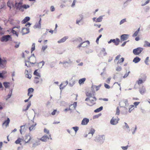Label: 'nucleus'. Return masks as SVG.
I'll list each match as a JSON object with an SVG mask.
<instances>
[{
    "label": "nucleus",
    "instance_id": "20e7f679",
    "mask_svg": "<svg viewBox=\"0 0 150 150\" xmlns=\"http://www.w3.org/2000/svg\"><path fill=\"white\" fill-rule=\"evenodd\" d=\"M15 6L16 7L17 9H18L20 10L23 11V6L22 5V3L19 2L18 3L16 2L15 5Z\"/></svg>",
    "mask_w": 150,
    "mask_h": 150
},
{
    "label": "nucleus",
    "instance_id": "0eeeda50",
    "mask_svg": "<svg viewBox=\"0 0 150 150\" xmlns=\"http://www.w3.org/2000/svg\"><path fill=\"white\" fill-rule=\"evenodd\" d=\"M31 138L30 134H26L25 137V142L26 143H28Z\"/></svg>",
    "mask_w": 150,
    "mask_h": 150
},
{
    "label": "nucleus",
    "instance_id": "6e6d98bb",
    "mask_svg": "<svg viewBox=\"0 0 150 150\" xmlns=\"http://www.w3.org/2000/svg\"><path fill=\"white\" fill-rule=\"evenodd\" d=\"M124 124H125V127H126V128L128 129V132H129L130 131L129 128V126L127 124L126 122H125Z\"/></svg>",
    "mask_w": 150,
    "mask_h": 150
},
{
    "label": "nucleus",
    "instance_id": "5701e85b",
    "mask_svg": "<svg viewBox=\"0 0 150 150\" xmlns=\"http://www.w3.org/2000/svg\"><path fill=\"white\" fill-rule=\"evenodd\" d=\"M6 62V61L5 60H2L1 58L0 57V66L1 67H4V64Z\"/></svg>",
    "mask_w": 150,
    "mask_h": 150
},
{
    "label": "nucleus",
    "instance_id": "2f4dec72",
    "mask_svg": "<svg viewBox=\"0 0 150 150\" xmlns=\"http://www.w3.org/2000/svg\"><path fill=\"white\" fill-rule=\"evenodd\" d=\"M25 125H24L21 126L20 127V131L21 134H22L23 132H25V130H24V129H25Z\"/></svg>",
    "mask_w": 150,
    "mask_h": 150
},
{
    "label": "nucleus",
    "instance_id": "13d9d810",
    "mask_svg": "<svg viewBox=\"0 0 150 150\" xmlns=\"http://www.w3.org/2000/svg\"><path fill=\"white\" fill-rule=\"evenodd\" d=\"M128 147V146L127 145L126 146H121V148L123 150H127Z\"/></svg>",
    "mask_w": 150,
    "mask_h": 150
},
{
    "label": "nucleus",
    "instance_id": "603ef678",
    "mask_svg": "<svg viewBox=\"0 0 150 150\" xmlns=\"http://www.w3.org/2000/svg\"><path fill=\"white\" fill-rule=\"evenodd\" d=\"M126 19L125 18L123 19L120 21V24L121 25L123 24L124 23L126 22Z\"/></svg>",
    "mask_w": 150,
    "mask_h": 150
},
{
    "label": "nucleus",
    "instance_id": "680f3d73",
    "mask_svg": "<svg viewBox=\"0 0 150 150\" xmlns=\"http://www.w3.org/2000/svg\"><path fill=\"white\" fill-rule=\"evenodd\" d=\"M25 66H27V67H28L30 66L29 63V61H27L26 60H25Z\"/></svg>",
    "mask_w": 150,
    "mask_h": 150
},
{
    "label": "nucleus",
    "instance_id": "bf43d9fd",
    "mask_svg": "<svg viewBox=\"0 0 150 150\" xmlns=\"http://www.w3.org/2000/svg\"><path fill=\"white\" fill-rule=\"evenodd\" d=\"M76 40L79 42H81L82 41V39L80 37H78L76 38Z\"/></svg>",
    "mask_w": 150,
    "mask_h": 150
},
{
    "label": "nucleus",
    "instance_id": "7ed1b4c3",
    "mask_svg": "<svg viewBox=\"0 0 150 150\" xmlns=\"http://www.w3.org/2000/svg\"><path fill=\"white\" fill-rule=\"evenodd\" d=\"M11 39V36L9 35H7L3 36L0 39V40L2 42H6Z\"/></svg>",
    "mask_w": 150,
    "mask_h": 150
},
{
    "label": "nucleus",
    "instance_id": "4d7b16f0",
    "mask_svg": "<svg viewBox=\"0 0 150 150\" xmlns=\"http://www.w3.org/2000/svg\"><path fill=\"white\" fill-rule=\"evenodd\" d=\"M55 63L54 62H52L50 63V67L51 68H53L55 65Z\"/></svg>",
    "mask_w": 150,
    "mask_h": 150
},
{
    "label": "nucleus",
    "instance_id": "a18cd8bd",
    "mask_svg": "<svg viewBox=\"0 0 150 150\" xmlns=\"http://www.w3.org/2000/svg\"><path fill=\"white\" fill-rule=\"evenodd\" d=\"M35 43H33L32 45V47L31 49V52L32 53V52L35 50Z\"/></svg>",
    "mask_w": 150,
    "mask_h": 150
},
{
    "label": "nucleus",
    "instance_id": "9b49d317",
    "mask_svg": "<svg viewBox=\"0 0 150 150\" xmlns=\"http://www.w3.org/2000/svg\"><path fill=\"white\" fill-rule=\"evenodd\" d=\"M121 105H122V107L125 106H127L129 105L128 100L127 99L124 100L122 101L121 102Z\"/></svg>",
    "mask_w": 150,
    "mask_h": 150
},
{
    "label": "nucleus",
    "instance_id": "4be33fe9",
    "mask_svg": "<svg viewBox=\"0 0 150 150\" xmlns=\"http://www.w3.org/2000/svg\"><path fill=\"white\" fill-rule=\"evenodd\" d=\"M141 60V59L138 56L136 57L133 59V62L135 63L139 62Z\"/></svg>",
    "mask_w": 150,
    "mask_h": 150
},
{
    "label": "nucleus",
    "instance_id": "f3484780",
    "mask_svg": "<svg viewBox=\"0 0 150 150\" xmlns=\"http://www.w3.org/2000/svg\"><path fill=\"white\" fill-rule=\"evenodd\" d=\"M95 130L93 128H92L90 132H88V134L89 135V138L91 139L93 136V134L95 132Z\"/></svg>",
    "mask_w": 150,
    "mask_h": 150
},
{
    "label": "nucleus",
    "instance_id": "6e6552de",
    "mask_svg": "<svg viewBox=\"0 0 150 150\" xmlns=\"http://www.w3.org/2000/svg\"><path fill=\"white\" fill-rule=\"evenodd\" d=\"M129 35L128 34H123L120 36L121 40L122 41H124L127 40L128 38Z\"/></svg>",
    "mask_w": 150,
    "mask_h": 150
},
{
    "label": "nucleus",
    "instance_id": "ea45409f",
    "mask_svg": "<svg viewBox=\"0 0 150 150\" xmlns=\"http://www.w3.org/2000/svg\"><path fill=\"white\" fill-rule=\"evenodd\" d=\"M137 126H136L135 127V128H134V127H132L131 129V130L132 131V134H135V131L137 130Z\"/></svg>",
    "mask_w": 150,
    "mask_h": 150
},
{
    "label": "nucleus",
    "instance_id": "aec40b11",
    "mask_svg": "<svg viewBox=\"0 0 150 150\" xmlns=\"http://www.w3.org/2000/svg\"><path fill=\"white\" fill-rule=\"evenodd\" d=\"M49 138L47 135H45L43 136L40 139V140H41L42 142H46L48 139H49Z\"/></svg>",
    "mask_w": 150,
    "mask_h": 150
},
{
    "label": "nucleus",
    "instance_id": "58836bf2",
    "mask_svg": "<svg viewBox=\"0 0 150 150\" xmlns=\"http://www.w3.org/2000/svg\"><path fill=\"white\" fill-rule=\"evenodd\" d=\"M9 82H4L3 83L4 86L6 88H7L9 87V86L8 85L9 84Z\"/></svg>",
    "mask_w": 150,
    "mask_h": 150
},
{
    "label": "nucleus",
    "instance_id": "e433bc0d",
    "mask_svg": "<svg viewBox=\"0 0 150 150\" xmlns=\"http://www.w3.org/2000/svg\"><path fill=\"white\" fill-rule=\"evenodd\" d=\"M12 93V89H11L9 91V93L7 96V98H6V100H8V99H9L11 96Z\"/></svg>",
    "mask_w": 150,
    "mask_h": 150
},
{
    "label": "nucleus",
    "instance_id": "49530a36",
    "mask_svg": "<svg viewBox=\"0 0 150 150\" xmlns=\"http://www.w3.org/2000/svg\"><path fill=\"white\" fill-rule=\"evenodd\" d=\"M72 129L74 130L75 133H76L79 130V127L76 126L72 127Z\"/></svg>",
    "mask_w": 150,
    "mask_h": 150
},
{
    "label": "nucleus",
    "instance_id": "0e129e2a",
    "mask_svg": "<svg viewBox=\"0 0 150 150\" xmlns=\"http://www.w3.org/2000/svg\"><path fill=\"white\" fill-rule=\"evenodd\" d=\"M47 45H45V46H43L42 47V50L43 52H44V51L47 49Z\"/></svg>",
    "mask_w": 150,
    "mask_h": 150
},
{
    "label": "nucleus",
    "instance_id": "8fccbe9b",
    "mask_svg": "<svg viewBox=\"0 0 150 150\" xmlns=\"http://www.w3.org/2000/svg\"><path fill=\"white\" fill-rule=\"evenodd\" d=\"M34 90V89L33 88H30L28 89V92L31 93L33 92Z\"/></svg>",
    "mask_w": 150,
    "mask_h": 150
},
{
    "label": "nucleus",
    "instance_id": "338daca9",
    "mask_svg": "<svg viewBox=\"0 0 150 150\" xmlns=\"http://www.w3.org/2000/svg\"><path fill=\"white\" fill-rule=\"evenodd\" d=\"M122 70V68L120 66H118L117 67L116 70L118 71H120Z\"/></svg>",
    "mask_w": 150,
    "mask_h": 150
},
{
    "label": "nucleus",
    "instance_id": "774afa93",
    "mask_svg": "<svg viewBox=\"0 0 150 150\" xmlns=\"http://www.w3.org/2000/svg\"><path fill=\"white\" fill-rule=\"evenodd\" d=\"M149 57H147L146 58V59L144 61V62H145V63L147 65H148L149 64L148 63V60H149Z\"/></svg>",
    "mask_w": 150,
    "mask_h": 150
},
{
    "label": "nucleus",
    "instance_id": "f704fd0d",
    "mask_svg": "<svg viewBox=\"0 0 150 150\" xmlns=\"http://www.w3.org/2000/svg\"><path fill=\"white\" fill-rule=\"evenodd\" d=\"M147 76L144 74H142L141 75V78L144 81H145L146 79Z\"/></svg>",
    "mask_w": 150,
    "mask_h": 150
},
{
    "label": "nucleus",
    "instance_id": "473e14b6",
    "mask_svg": "<svg viewBox=\"0 0 150 150\" xmlns=\"http://www.w3.org/2000/svg\"><path fill=\"white\" fill-rule=\"evenodd\" d=\"M144 46L145 47H150V43L145 40L144 41Z\"/></svg>",
    "mask_w": 150,
    "mask_h": 150
},
{
    "label": "nucleus",
    "instance_id": "37998d69",
    "mask_svg": "<svg viewBox=\"0 0 150 150\" xmlns=\"http://www.w3.org/2000/svg\"><path fill=\"white\" fill-rule=\"evenodd\" d=\"M30 105H31V103H29L28 104L26 108H25V109H23V111H26L28 110L30 106Z\"/></svg>",
    "mask_w": 150,
    "mask_h": 150
},
{
    "label": "nucleus",
    "instance_id": "cd10ccee",
    "mask_svg": "<svg viewBox=\"0 0 150 150\" xmlns=\"http://www.w3.org/2000/svg\"><path fill=\"white\" fill-rule=\"evenodd\" d=\"M104 16V15L101 16H100L98 18L96 19V22H101L102 20V19H103V17Z\"/></svg>",
    "mask_w": 150,
    "mask_h": 150
},
{
    "label": "nucleus",
    "instance_id": "9d476101",
    "mask_svg": "<svg viewBox=\"0 0 150 150\" xmlns=\"http://www.w3.org/2000/svg\"><path fill=\"white\" fill-rule=\"evenodd\" d=\"M113 78L115 79H117V80H120L121 76L119 73H117L114 75Z\"/></svg>",
    "mask_w": 150,
    "mask_h": 150
},
{
    "label": "nucleus",
    "instance_id": "a19ab883",
    "mask_svg": "<svg viewBox=\"0 0 150 150\" xmlns=\"http://www.w3.org/2000/svg\"><path fill=\"white\" fill-rule=\"evenodd\" d=\"M14 43L16 44L14 47L16 48H18L19 47V45L21 43L20 42H14Z\"/></svg>",
    "mask_w": 150,
    "mask_h": 150
},
{
    "label": "nucleus",
    "instance_id": "f257e3e1",
    "mask_svg": "<svg viewBox=\"0 0 150 150\" xmlns=\"http://www.w3.org/2000/svg\"><path fill=\"white\" fill-rule=\"evenodd\" d=\"M105 136L104 135H99L94 139V141L97 142L102 144L105 139Z\"/></svg>",
    "mask_w": 150,
    "mask_h": 150
},
{
    "label": "nucleus",
    "instance_id": "423d86ee",
    "mask_svg": "<svg viewBox=\"0 0 150 150\" xmlns=\"http://www.w3.org/2000/svg\"><path fill=\"white\" fill-rule=\"evenodd\" d=\"M68 81H66L62 82L60 85L59 88L61 90V92L62 91V89H63V88L65 87L68 84Z\"/></svg>",
    "mask_w": 150,
    "mask_h": 150
},
{
    "label": "nucleus",
    "instance_id": "864d4df0",
    "mask_svg": "<svg viewBox=\"0 0 150 150\" xmlns=\"http://www.w3.org/2000/svg\"><path fill=\"white\" fill-rule=\"evenodd\" d=\"M102 36V35H100L97 38L96 40V42L97 44H98L99 39Z\"/></svg>",
    "mask_w": 150,
    "mask_h": 150
},
{
    "label": "nucleus",
    "instance_id": "69168bd1",
    "mask_svg": "<svg viewBox=\"0 0 150 150\" xmlns=\"http://www.w3.org/2000/svg\"><path fill=\"white\" fill-rule=\"evenodd\" d=\"M93 52V51L92 50H91V49H90V50H87L86 51V52L88 54H89L90 53H91Z\"/></svg>",
    "mask_w": 150,
    "mask_h": 150
},
{
    "label": "nucleus",
    "instance_id": "c756f323",
    "mask_svg": "<svg viewBox=\"0 0 150 150\" xmlns=\"http://www.w3.org/2000/svg\"><path fill=\"white\" fill-rule=\"evenodd\" d=\"M38 70H35L33 73V74L35 76L39 77H40V74L38 72Z\"/></svg>",
    "mask_w": 150,
    "mask_h": 150
},
{
    "label": "nucleus",
    "instance_id": "1a4fd4ad",
    "mask_svg": "<svg viewBox=\"0 0 150 150\" xmlns=\"http://www.w3.org/2000/svg\"><path fill=\"white\" fill-rule=\"evenodd\" d=\"M96 98L94 97V96L92 97V98H90L89 101L91 102V103L92 104L91 105H88V103H86L87 104L90 106H92L93 104H95V102L96 101Z\"/></svg>",
    "mask_w": 150,
    "mask_h": 150
},
{
    "label": "nucleus",
    "instance_id": "bb28decb",
    "mask_svg": "<svg viewBox=\"0 0 150 150\" xmlns=\"http://www.w3.org/2000/svg\"><path fill=\"white\" fill-rule=\"evenodd\" d=\"M100 53L103 55L104 56H105L107 55V53L105 51V48H102Z\"/></svg>",
    "mask_w": 150,
    "mask_h": 150
},
{
    "label": "nucleus",
    "instance_id": "393cba45",
    "mask_svg": "<svg viewBox=\"0 0 150 150\" xmlns=\"http://www.w3.org/2000/svg\"><path fill=\"white\" fill-rule=\"evenodd\" d=\"M86 96L89 98H92L94 96V95L93 93L88 92L86 93Z\"/></svg>",
    "mask_w": 150,
    "mask_h": 150
},
{
    "label": "nucleus",
    "instance_id": "79ce46f5",
    "mask_svg": "<svg viewBox=\"0 0 150 150\" xmlns=\"http://www.w3.org/2000/svg\"><path fill=\"white\" fill-rule=\"evenodd\" d=\"M29 61H30V63L31 64H34L36 63V60H34L32 58H30V60H29Z\"/></svg>",
    "mask_w": 150,
    "mask_h": 150
},
{
    "label": "nucleus",
    "instance_id": "72a5a7b5",
    "mask_svg": "<svg viewBox=\"0 0 150 150\" xmlns=\"http://www.w3.org/2000/svg\"><path fill=\"white\" fill-rule=\"evenodd\" d=\"M103 109V107L100 106L99 108L95 110L94 112H98L101 111Z\"/></svg>",
    "mask_w": 150,
    "mask_h": 150
},
{
    "label": "nucleus",
    "instance_id": "09e8293b",
    "mask_svg": "<svg viewBox=\"0 0 150 150\" xmlns=\"http://www.w3.org/2000/svg\"><path fill=\"white\" fill-rule=\"evenodd\" d=\"M30 58H32L33 59V60H35V55H34V54H32L31 55V56L30 57L28 58V60H30Z\"/></svg>",
    "mask_w": 150,
    "mask_h": 150
},
{
    "label": "nucleus",
    "instance_id": "a211bd4d",
    "mask_svg": "<svg viewBox=\"0 0 150 150\" xmlns=\"http://www.w3.org/2000/svg\"><path fill=\"white\" fill-rule=\"evenodd\" d=\"M35 116V115L33 117V120H31V121L33 122L34 123V124L31 125L30 127H29V129L30 131H31L33 129H35L34 127L36 126V125H37L36 123V122L34 123L33 121V120L34 119Z\"/></svg>",
    "mask_w": 150,
    "mask_h": 150
},
{
    "label": "nucleus",
    "instance_id": "2eb2a0df",
    "mask_svg": "<svg viewBox=\"0 0 150 150\" xmlns=\"http://www.w3.org/2000/svg\"><path fill=\"white\" fill-rule=\"evenodd\" d=\"M68 38V36H65L62 38L61 39L57 41V42L59 43H62L64 42H65L66 41V40Z\"/></svg>",
    "mask_w": 150,
    "mask_h": 150
},
{
    "label": "nucleus",
    "instance_id": "4468645a",
    "mask_svg": "<svg viewBox=\"0 0 150 150\" xmlns=\"http://www.w3.org/2000/svg\"><path fill=\"white\" fill-rule=\"evenodd\" d=\"M41 21V18H40L38 22L36 23V24L34 26V28H40Z\"/></svg>",
    "mask_w": 150,
    "mask_h": 150
},
{
    "label": "nucleus",
    "instance_id": "a878e982",
    "mask_svg": "<svg viewBox=\"0 0 150 150\" xmlns=\"http://www.w3.org/2000/svg\"><path fill=\"white\" fill-rule=\"evenodd\" d=\"M7 6L9 7L10 9L12 7H13L14 6L13 4L10 1H8L7 2Z\"/></svg>",
    "mask_w": 150,
    "mask_h": 150
},
{
    "label": "nucleus",
    "instance_id": "39448f33",
    "mask_svg": "<svg viewBox=\"0 0 150 150\" xmlns=\"http://www.w3.org/2000/svg\"><path fill=\"white\" fill-rule=\"evenodd\" d=\"M119 120V118L116 119L113 117L110 120V122L112 125H115L118 123Z\"/></svg>",
    "mask_w": 150,
    "mask_h": 150
},
{
    "label": "nucleus",
    "instance_id": "3c124183",
    "mask_svg": "<svg viewBox=\"0 0 150 150\" xmlns=\"http://www.w3.org/2000/svg\"><path fill=\"white\" fill-rule=\"evenodd\" d=\"M45 63V62L44 61H42L41 62H40L39 63H38V66H39L40 64L41 63H42V66L40 67V68H41L42 67V66L44 65Z\"/></svg>",
    "mask_w": 150,
    "mask_h": 150
},
{
    "label": "nucleus",
    "instance_id": "b1692460",
    "mask_svg": "<svg viewBox=\"0 0 150 150\" xmlns=\"http://www.w3.org/2000/svg\"><path fill=\"white\" fill-rule=\"evenodd\" d=\"M30 18L29 17L27 16L24 19L22 20L21 23L22 24H25L27 22L29 21L30 20Z\"/></svg>",
    "mask_w": 150,
    "mask_h": 150
},
{
    "label": "nucleus",
    "instance_id": "412c9836",
    "mask_svg": "<svg viewBox=\"0 0 150 150\" xmlns=\"http://www.w3.org/2000/svg\"><path fill=\"white\" fill-rule=\"evenodd\" d=\"M10 119L9 118H7V120L5 121L3 123V126H5L6 127L8 125V124L10 122Z\"/></svg>",
    "mask_w": 150,
    "mask_h": 150
},
{
    "label": "nucleus",
    "instance_id": "dca6fc26",
    "mask_svg": "<svg viewBox=\"0 0 150 150\" xmlns=\"http://www.w3.org/2000/svg\"><path fill=\"white\" fill-rule=\"evenodd\" d=\"M22 35H24L25 34L28 33L30 31L29 29L27 28H23L22 29Z\"/></svg>",
    "mask_w": 150,
    "mask_h": 150
},
{
    "label": "nucleus",
    "instance_id": "c9c22d12",
    "mask_svg": "<svg viewBox=\"0 0 150 150\" xmlns=\"http://www.w3.org/2000/svg\"><path fill=\"white\" fill-rule=\"evenodd\" d=\"M134 105H131L129 106V112H131V111L134 108Z\"/></svg>",
    "mask_w": 150,
    "mask_h": 150
},
{
    "label": "nucleus",
    "instance_id": "4c0bfd02",
    "mask_svg": "<svg viewBox=\"0 0 150 150\" xmlns=\"http://www.w3.org/2000/svg\"><path fill=\"white\" fill-rule=\"evenodd\" d=\"M144 82L141 78H139V80L137 81L138 84L139 85H140Z\"/></svg>",
    "mask_w": 150,
    "mask_h": 150
},
{
    "label": "nucleus",
    "instance_id": "f8f14e48",
    "mask_svg": "<svg viewBox=\"0 0 150 150\" xmlns=\"http://www.w3.org/2000/svg\"><path fill=\"white\" fill-rule=\"evenodd\" d=\"M72 61H71L70 59L68 58V59L64 61L63 62H62L61 63L63 64H67L69 65H71L72 64Z\"/></svg>",
    "mask_w": 150,
    "mask_h": 150
},
{
    "label": "nucleus",
    "instance_id": "c03bdc74",
    "mask_svg": "<svg viewBox=\"0 0 150 150\" xmlns=\"http://www.w3.org/2000/svg\"><path fill=\"white\" fill-rule=\"evenodd\" d=\"M116 41H115L114 44L115 45H117L119 44V42H120V40L119 38H116Z\"/></svg>",
    "mask_w": 150,
    "mask_h": 150
},
{
    "label": "nucleus",
    "instance_id": "6ab92c4d",
    "mask_svg": "<svg viewBox=\"0 0 150 150\" xmlns=\"http://www.w3.org/2000/svg\"><path fill=\"white\" fill-rule=\"evenodd\" d=\"M139 91L140 93L142 95L145 93L146 91V88L144 86H142L141 88H140Z\"/></svg>",
    "mask_w": 150,
    "mask_h": 150
},
{
    "label": "nucleus",
    "instance_id": "f03ea898",
    "mask_svg": "<svg viewBox=\"0 0 150 150\" xmlns=\"http://www.w3.org/2000/svg\"><path fill=\"white\" fill-rule=\"evenodd\" d=\"M144 48L141 47H138L134 49L133 50V53L135 55H139L143 51Z\"/></svg>",
    "mask_w": 150,
    "mask_h": 150
},
{
    "label": "nucleus",
    "instance_id": "e2e57ef3",
    "mask_svg": "<svg viewBox=\"0 0 150 150\" xmlns=\"http://www.w3.org/2000/svg\"><path fill=\"white\" fill-rule=\"evenodd\" d=\"M150 1V0H147V1H146L144 3L142 4V6H144L147 4L149 3Z\"/></svg>",
    "mask_w": 150,
    "mask_h": 150
},
{
    "label": "nucleus",
    "instance_id": "ddd939ff",
    "mask_svg": "<svg viewBox=\"0 0 150 150\" xmlns=\"http://www.w3.org/2000/svg\"><path fill=\"white\" fill-rule=\"evenodd\" d=\"M89 122L88 119L86 118H84L82 121L81 124L83 125H86Z\"/></svg>",
    "mask_w": 150,
    "mask_h": 150
},
{
    "label": "nucleus",
    "instance_id": "de8ad7c7",
    "mask_svg": "<svg viewBox=\"0 0 150 150\" xmlns=\"http://www.w3.org/2000/svg\"><path fill=\"white\" fill-rule=\"evenodd\" d=\"M75 82L74 81H71L69 83V85L71 86L72 87L75 84Z\"/></svg>",
    "mask_w": 150,
    "mask_h": 150
},
{
    "label": "nucleus",
    "instance_id": "c85d7f7f",
    "mask_svg": "<svg viewBox=\"0 0 150 150\" xmlns=\"http://www.w3.org/2000/svg\"><path fill=\"white\" fill-rule=\"evenodd\" d=\"M86 79L85 78H83L79 80V83L80 85L83 83L84 81H86Z\"/></svg>",
    "mask_w": 150,
    "mask_h": 150
},
{
    "label": "nucleus",
    "instance_id": "5fc2aeb1",
    "mask_svg": "<svg viewBox=\"0 0 150 150\" xmlns=\"http://www.w3.org/2000/svg\"><path fill=\"white\" fill-rule=\"evenodd\" d=\"M30 7V6L28 5L24 4L23 6V8L25 9H26Z\"/></svg>",
    "mask_w": 150,
    "mask_h": 150
},
{
    "label": "nucleus",
    "instance_id": "052dcab7",
    "mask_svg": "<svg viewBox=\"0 0 150 150\" xmlns=\"http://www.w3.org/2000/svg\"><path fill=\"white\" fill-rule=\"evenodd\" d=\"M120 110L119 109L118 107L117 108L116 114L117 115H119L120 114Z\"/></svg>",
    "mask_w": 150,
    "mask_h": 150
},
{
    "label": "nucleus",
    "instance_id": "7c9ffc66",
    "mask_svg": "<svg viewBox=\"0 0 150 150\" xmlns=\"http://www.w3.org/2000/svg\"><path fill=\"white\" fill-rule=\"evenodd\" d=\"M140 30V28H139L138 30H136L134 33L133 34L132 36L133 37H137V35L139 31Z\"/></svg>",
    "mask_w": 150,
    "mask_h": 150
}]
</instances>
